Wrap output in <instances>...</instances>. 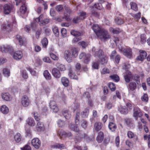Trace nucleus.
<instances>
[{
    "instance_id": "39448f33",
    "label": "nucleus",
    "mask_w": 150,
    "mask_h": 150,
    "mask_svg": "<svg viewBox=\"0 0 150 150\" xmlns=\"http://www.w3.org/2000/svg\"><path fill=\"white\" fill-rule=\"evenodd\" d=\"M133 117L137 120L138 117H141L142 113L140 109L137 107H134L133 109Z\"/></svg>"
},
{
    "instance_id": "338daca9",
    "label": "nucleus",
    "mask_w": 150,
    "mask_h": 150,
    "mask_svg": "<svg viewBox=\"0 0 150 150\" xmlns=\"http://www.w3.org/2000/svg\"><path fill=\"white\" fill-rule=\"evenodd\" d=\"M43 60L44 62L48 63H51V61L50 58L48 57H45L43 58Z\"/></svg>"
},
{
    "instance_id": "603ef678",
    "label": "nucleus",
    "mask_w": 150,
    "mask_h": 150,
    "mask_svg": "<svg viewBox=\"0 0 150 150\" xmlns=\"http://www.w3.org/2000/svg\"><path fill=\"white\" fill-rule=\"evenodd\" d=\"M131 8L136 11L137 9V5L135 3L131 2L130 3Z\"/></svg>"
},
{
    "instance_id": "6ab92c4d",
    "label": "nucleus",
    "mask_w": 150,
    "mask_h": 150,
    "mask_svg": "<svg viewBox=\"0 0 150 150\" xmlns=\"http://www.w3.org/2000/svg\"><path fill=\"white\" fill-rule=\"evenodd\" d=\"M16 37L20 45H23L25 43L26 40L25 38H23L19 35H17Z\"/></svg>"
},
{
    "instance_id": "c9c22d12",
    "label": "nucleus",
    "mask_w": 150,
    "mask_h": 150,
    "mask_svg": "<svg viewBox=\"0 0 150 150\" xmlns=\"http://www.w3.org/2000/svg\"><path fill=\"white\" fill-rule=\"evenodd\" d=\"M71 33L72 35L75 37H79L82 35V33L75 30H71Z\"/></svg>"
},
{
    "instance_id": "4c0bfd02",
    "label": "nucleus",
    "mask_w": 150,
    "mask_h": 150,
    "mask_svg": "<svg viewBox=\"0 0 150 150\" xmlns=\"http://www.w3.org/2000/svg\"><path fill=\"white\" fill-rule=\"evenodd\" d=\"M68 75L71 79H78L77 76L74 74L72 70H69Z\"/></svg>"
},
{
    "instance_id": "2f4dec72",
    "label": "nucleus",
    "mask_w": 150,
    "mask_h": 150,
    "mask_svg": "<svg viewBox=\"0 0 150 150\" xmlns=\"http://www.w3.org/2000/svg\"><path fill=\"white\" fill-rule=\"evenodd\" d=\"M43 75L45 79L48 80H50L52 78L50 74L47 70H45L43 72Z\"/></svg>"
},
{
    "instance_id": "864d4df0",
    "label": "nucleus",
    "mask_w": 150,
    "mask_h": 150,
    "mask_svg": "<svg viewBox=\"0 0 150 150\" xmlns=\"http://www.w3.org/2000/svg\"><path fill=\"white\" fill-rule=\"evenodd\" d=\"M108 86L111 91H114L115 90V86L113 83H110L108 85Z\"/></svg>"
},
{
    "instance_id": "5fc2aeb1",
    "label": "nucleus",
    "mask_w": 150,
    "mask_h": 150,
    "mask_svg": "<svg viewBox=\"0 0 150 150\" xmlns=\"http://www.w3.org/2000/svg\"><path fill=\"white\" fill-rule=\"evenodd\" d=\"M142 100L144 102H147L148 100V95L146 94H144L141 97Z\"/></svg>"
},
{
    "instance_id": "4468645a",
    "label": "nucleus",
    "mask_w": 150,
    "mask_h": 150,
    "mask_svg": "<svg viewBox=\"0 0 150 150\" xmlns=\"http://www.w3.org/2000/svg\"><path fill=\"white\" fill-rule=\"evenodd\" d=\"M35 129L38 132L43 131L45 129L43 123L41 122H38L37 125L35 127Z\"/></svg>"
},
{
    "instance_id": "4d7b16f0",
    "label": "nucleus",
    "mask_w": 150,
    "mask_h": 150,
    "mask_svg": "<svg viewBox=\"0 0 150 150\" xmlns=\"http://www.w3.org/2000/svg\"><path fill=\"white\" fill-rule=\"evenodd\" d=\"M94 6L97 9L100 10L103 8V5L100 3H98L97 4H95Z\"/></svg>"
},
{
    "instance_id": "9d476101",
    "label": "nucleus",
    "mask_w": 150,
    "mask_h": 150,
    "mask_svg": "<svg viewBox=\"0 0 150 150\" xmlns=\"http://www.w3.org/2000/svg\"><path fill=\"white\" fill-rule=\"evenodd\" d=\"M12 25L10 23H8L7 25H4L3 27V31L5 33H7L11 31L12 29Z\"/></svg>"
},
{
    "instance_id": "79ce46f5",
    "label": "nucleus",
    "mask_w": 150,
    "mask_h": 150,
    "mask_svg": "<svg viewBox=\"0 0 150 150\" xmlns=\"http://www.w3.org/2000/svg\"><path fill=\"white\" fill-rule=\"evenodd\" d=\"M110 31L112 32L114 34H118L120 32L121 30L118 28L114 29L112 28H110L109 29Z\"/></svg>"
},
{
    "instance_id": "6e6552de",
    "label": "nucleus",
    "mask_w": 150,
    "mask_h": 150,
    "mask_svg": "<svg viewBox=\"0 0 150 150\" xmlns=\"http://www.w3.org/2000/svg\"><path fill=\"white\" fill-rule=\"evenodd\" d=\"M90 55L89 54H86L85 53H81L79 56L80 59H83L84 62L85 63H87L90 61Z\"/></svg>"
},
{
    "instance_id": "052dcab7",
    "label": "nucleus",
    "mask_w": 150,
    "mask_h": 150,
    "mask_svg": "<svg viewBox=\"0 0 150 150\" xmlns=\"http://www.w3.org/2000/svg\"><path fill=\"white\" fill-rule=\"evenodd\" d=\"M109 72V70L107 68H103L101 71V73L102 74H108Z\"/></svg>"
},
{
    "instance_id": "f03ea898",
    "label": "nucleus",
    "mask_w": 150,
    "mask_h": 150,
    "mask_svg": "<svg viewBox=\"0 0 150 150\" xmlns=\"http://www.w3.org/2000/svg\"><path fill=\"white\" fill-rule=\"evenodd\" d=\"M0 49L3 53H8L12 54L13 52V47L9 45H3L1 46Z\"/></svg>"
},
{
    "instance_id": "e2e57ef3",
    "label": "nucleus",
    "mask_w": 150,
    "mask_h": 150,
    "mask_svg": "<svg viewBox=\"0 0 150 150\" xmlns=\"http://www.w3.org/2000/svg\"><path fill=\"white\" fill-rule=\"evenodd\" d=\"M127 135L128 137L132 139L133 138L134 136V134L131 131H129L127 133Z\"/></svg>"
},
{
    "instance_id": "bb28decb",
    "label": "nucleus",
    "mask_w": 150,
    "mask_h": 150,
    "mask_svg": "<svg viewBox=\"0 0 150 150\" xmlns=\"http://www.w3.org/2000/svg\"><path fill=\"white\" fill-rule=\"evenodd\" d=\"M103 127L102 124L100 122H96L94 125V128L97 131L100 130Z\"/></svg>"
},
{
    "instance_id": "a878e982",
    "label": "nucleus",
    "mask_w": 150,
    "mask_h": 150,
    "mask_svg": "<svg viewBox=\"0 0 150 150\" xmlns=\"http://www.w3.org/2000/svg\"><path fill=\"white\" fill-rule=\"evenodd\" d=\"M0 110L2 113L5 114H7L9 112L8 108L6 106L4 105L1 106L0 108Z\"/></svg>"
},
{
    "instance_id": "58836bf2",
    "label": "nucleus",
    "mask_w": 150,
    "mask_h": 150,
    "mask_svg": "<svg viewBox=\"0 0 150 150\" xmlns=\"http://www.w3.org/2000/svg\"><path fill=\"white\" fill-rule=\"evenodd\" d=\"M115 21L116 23L118 25H121L124 23L123 20L119 17H116L115 19Z\"/></svg>"
},
{
    "instance_id": "473e14b6",
    "label": "nucleus",
    "mask_w": 150,
    "mask_h": 150,
    "mask_svg": "<svg viewBox=\"0 0 150 150\" xmlns=\"http://www.w3.org/2000/svg\"><path fill=\"white\" fill-rule=\"evenodd\" d=\"M89 108H86L81 114V115L82 117L85 118L87 117L89 113Z\"/></svg>"
},
{
    "instance_id": "b1692460",
    "label": "nucleus",
    "mask_w": 150,
    "mask_h": 150,
    "mask_svg": "<svg viewBox=\"0 0 150 150\" xmlns=\"http://www.w3.org/2000/svg\"><path fill=\"white\" fill-rule=\"evenodd\" d=\"M104 137V136L103 132L100 131L98 134V135L96 138V140L98 143H101L103 141Z\"/></svg>"
},
{
    "instance_id": "f704fd0d",
    "label": "nucleus",
    "mask_w": 150,
    "mask_h": 150,
    "mask_svg": "<svg viewBox=\"0 0 150 150\" xmlns=\"http://www.w3.org/2000/svg\"><path fill=\"white\" fill-rule=\"evenodd\" d=\"M63 115L64 117L67 119H70L71 117L70 112L67 110H65L63 111Z\"/></svg>"
},
{
    "instance_id": "c756f323",
    "label": "nucleus",
    "mask_w": 150,
    "mask_h": 150,
    "mask_svg": "<svg viewBox=\"0 0 150 150\" xmlns=\"http://www.w3.org/2000/svg\"><path fill=\"white\" fill-rule=\"evenodd\" d=\"M26 122L28 125L31 126H34L35 124V121L33 118H28Z\"/></svg>"
},
{
    "instance_id": "bf43d9fd",
    "label": "nucleus",
    "mask_w": 150,
    "mask_h": 150,
    "mask_svg": "<svg viewBox=\"0 0 150 150\" xmlns=\"http://www.w3.org/2000/svg\"><path fill=\"white\" fill-rule=\"evenodd\" d=\"M81 125L84 128H86L87 126V122L86 120H83L81 122Z\"/></svg>"
},
{
    "instance_id": "5701e85b",
    "label": "nucleus",
    "mask_w": 150,
    "mask_h": 150,
    "mask_svg": "<svg viewBox=\"0 0 150 150\" xmlns=\"http://www.w3.org/2000/svg\"><path fill=\"white\" fill-rule=\"evenodd\" d=\"M118 110L122 114H126L128 112V110L125 107L120 105L118 107Z\"/></svg>"
},
{
    "instance_id": "423d86ee",
    "label": "nucleus",
    "mask_w": 150,
    "mask_h": 150,
    "mask_svg": "<svg viewBox=\"0 0 150 150\" xmlns=\"http://www.w3.org/2000/svg\"><path fill=\"white\" fill-rule=\"evenodd\" d=\"M66 11L67 13H64V16L62 18H57V20L58 21H62V19L65 18L66 21H69L71 20V19L70 18L69 15L71 13V11L69 8H66Z\"/></svg>"
},
{
    "instance_id": "13d9d810",
    "label": "nucleus",
    "mask_w": 150,
    "mask_h": 150,
    "mask_svg": "<svg viewBox=\"0 0 150 150\" xmlns=\"http://www.w3.org/2000/svg\"><path fill=\"white\" fill-rule=\"evenodd\" d=\"M86 13L84 12H80L79 13V17L81 20L84 19L86 17Z\"/></svg>"
},
{
    "instance_id": "6e6d98bb",
    "label": "nucleus",
    "mask_w": 150,
    "mask_h": 150,
    "mask_svg": "<svg viewBox=\"0 0 150 150\" xmlns=\"http://www.w3.org/2000/svg\"><path fill=\"white\" fill-rule=\"evenodd\" d=\"M101 52H104L102 50H99V51H96L95 52V56L98 57L99 58L103 57V56H101Z\"/></svg>"
},
{
    "instance_id": "7ed1b4c3",
    "label": "nucleus",
    "mask_w": 150,
    "mask_h": 150,
    "mask_svg": "<svg viewBox=\"0 0 150 150\" xmlns=\"http://www.w3.org/2000/svg\"><path fill=\"white\" fill-rule=\"evenodd\" d=\"M119 48L120 51L122 52L123 54L125 55L129 58L132 57V54L131 49L129 48L124 49L121 47H119Z\"/></svg>"
},
{
    "instance_id": "7c9ffc66",
    "label": "nucleus",
    "mask_w": 150,
    "mask_h": 150,
    "mask_svg": "<svg viewBox=\"0 0 150 150\" xmlns=\"http://www.w3.org/2000/svg\"><path fill=\"white\" fill-rule=\"evenodd\" d=\"M56 67L61 71H64L66 69L65 65L59 63H57L56 64Z\"/></svg>"
},
{
    "instance_id": "ea45409f",
    "label": "nucleus",
    "mask_w": 150,
    "mask_h": 150,
    "mask_svg": "<svg viewBox=\"0 0 150 150\" xmlns=\"http://www.w3.org/2000/svg\"><path fill=\"white\" fill-rule=\"evenodd\" d=\"M3 74L4 76L6 77H8L10 76L9 70L7 68H4L3 70Z\"/></svg>"
},
{
    "instance_id": "20e7f679",
    "label": "nucleus",
    "mask_w": 150,
    "mask_h": 150,
    "mask_svg": "<svg viewBox=\"0 0 150 150\" xmlns=\"http://www.w3.org/2000/svg\"><path fill=\"white\" fill-rule=\"evenodd\" d=\"M43 18V15L41 14L39 17L36 18L35 21L37 22H40V26H43L48 24L49 22V20L46 18L42 20Z\"/></svg>"
},
{
    "instance_id": "ddd939ff",
    "label": "nucleus",
    "mask_w": 150,
    "mask_h": 150,
    "mask_svg": "<svg viewBox=\"0 0 150 150\" xmlns=\"http://www.w3.org/2000/svg\"><path fill=\"white\" fill-rule=\"evenodd\" d=\"M23 56L22 52L20 51H18L13 53V57L16 60H19L21 59Z\"/></svg>"
},
{
    "instance_id": "a211bd4d",
    "label": "nucleus",
    "mask_w": 150,
    "mask_h": 150,
    "mask_svg": "<svg viewBox=\"0 0 150 150\" xmlns=\"http://www.w3.org/2000/svg\"><path fill=\"white\" fill-rule=\"evenodd\" d=\"M1 96L2 99L6 101H10L12 98L11 96L8 93H3Z\"/></svg>"
},
{
    "instance_id": "f8f14e48",
    "label": "nucleus",
    "mask_w": 150,
    "mask_h": 150,
    "mask_svg": "<svg viewBox=\"0 0 150 150\" xmlns=\"http://www.w3.org/2000/svg\"><path fill=\"white\" fill-rule=\"evenodd\" d=\"M140 55L137 57V59L141 61H143L144 59L146 58L147 54L146 52L143 50H140Z\"/></svg>"
},
{
    "instance_id": "774afa93",
    "label": "nucleus",
    "mask_w": 150,
    "mask_h": 150,
    "mask_svg": "<svg viewBox=\"0 0 150 150\" xmlns=\"http://www.w3.org/2000/svg\"><path fill=\"white\" fill-rule=\"evenodd\" d=\"M34 118L37 121H38L40 120L39 115L37 112H34Z\"/></svg>"
},
{
    "instance_id": "c85d7f7f",
    "label": "nucleus",
    "mask_w": 150,
    "mask_h": 150,
    "mask_svg": "<svg viewBox=\"0 0 150 150\" xmlns=\"http://www.w3.org/2000/svg\"><path fill=\"white\" fill-rule=\"evenodd\" d=\"M61 82L62 84L65 87L67 86L69 83L68 79L65 77H63L61 78Z\"/></svg>"
},
{
    "instance_id": "dca6fc26",
    "label": "nucleus",
    "mask_w": 150,
    "mask_h": 150,
    "mask_svg": "<svg viewBox=\"0 0 150 150\" xmlns=\"http://www.w3.org/2000/svg\"><path fill=\"white\" fill-rule=\"evenodd\" d=\"M64 58L69 62H71L72 60V58L71 55V53L68 51H65L64 53Z\"/></svg>"
},
{
    "instance_id": "37998d69",
    "label": "nucleus",
    "mask_w": 150,
    "mask_h": 150,
    "mask_svg": "<svg viewBox=\"0 0 150 150\" xmlns=\"http://www.w3.org/2000/svg\"><path fill=\"white\" fill-rule=\"evenodd\" d=\"M52 30L55 35L57 37L58 36L59 33L58 28L55 26H53Z\"/></svg>"
},
{
    "instance_id": "0eeeda50",
    "label": "nucleus",
    "mask_w": 150,
    "mask_h": 150,
    "mask_svg": "<svg viewBox=\"0 0 150 150\" xmlns=\"http://www.w3.org/2000/svg\"><path fill=\"white\" fill-rule=\"evenodd\" d=\"M21 104L24 107H27L29 105L30 101L28 97L24 95L22 97L21 100Z\"/></svg>"
},
{
    "instance_id": "c03bdc74",
    "label": "nucleus",
    "mask_w": 150,
    "mask_h": 150,
    "mask_svg": "<svg viewBox=\"0 0 150 150\" xmlns=\"http://www.w3.org/2000/svg\"><path fill=\"white\" fill-rule=\"evenodd\" d=\"M146 38L144 34H142L140 35V42L142 44L145 43L146 42Z\"/></svg>"
},
{
    "instance_id": "cd10ccee",
    "label": "nucleus",
    "mask_w": 150,
    "mask_h": 150,
    "mask_svg": "<svg viewBox=\"0 0 150 150\" xmlns=\"http://www.w3.org/2000/svg\"><path fill=\"white\" fill-rule=\"evenodd\" d=\"M69 128L70 129L76 132H79V128L76 125L72 123H70L69 125Z\"/></svg>"
},
{
    "instance_id": "69168bd1",
    "label": "nucleus",
    "mask_w": 150,
    "mask_h": 150,
    "mask_svg": "<svg viewBox=\"0 0 150 150\" xmlns=\"http://www.w3.org/2000/svg\"><path fill=\"white\" fill-rule=\"evenodd\" d=\"M61 33L63 37H66L67 34V31L66 29L64 28H62L61 30Z\"/></svg>"
},
{
    "instance_id": "2eb2a0df",
    "label": "nucleus",
    "mask_w": 150,
    "mask_h": 150,
    "mask_svg": "<svg viewBox=\"0 0 150 150\" xmlns=\"http://www.w3.org/2000/svg\"><path fill=\"white\" fill-rule=\"evenodd\" d=\"M12 6L8 4H5L4 7V13L6 14H9L12 10Z\"/></svg>"
},
{
    "instance_id": "0e129e2a",
    "label": "nucleus",
    "mask_w": 150,
    "mask_h": 150,
    "mask_svg": "<svg viewBox=\"0 0 150 150\" xmlns=\"http://www.w3.org/2000/svg\"><path fill=\"white\" fill-rule=\"evenodd\" d=\"M57 124L59 127H62L64 125L65 123L62 120H59L58 121Z\"/></svg>"
},
{
    "instance_id": "f3484780",
    "label": "nucleus",
    "mask_w": 150,
    "mask_h": 150,
    "mask_svg": "<svg viewBox=\"0 0 150 150\" xmlns=\"http://www.w3.org/2000/svg\"><path fill=\"white\" fill-rule=\"evenodd\" d=\"M101 56L103 57L99 58L100 62L102 64H106L108 61V57L104 54V52H101Z\"/></svg>"
},
{
    "instance_id": "de8ad7c7",
    "label": "nucleus",
    "mask_w": 150,
    "mask_h": 150,
    "mask_svg": "<svg viewBox=\"0 0 150 150\" xmlns=\"http://www.w3.org/2000/svg\"><path fill=\"white\" fill-rule=\"evenodd\" d=\"M136 88V84L134 82H131L130 83L129 88L132 91L134 90Z\"/></svg>"
},
{
    "instance_id": "72a5a7b5",
    "label": "nucleus",
    "mask_w": 150,
    "mask_h": 150,
    "mask_svg": "<svg viewBox=\"0 0 150 150\" xmlns=\"http://www.w3.org/2000/svg\"><path fill=\"white\" fill-rule=\"evenodd\" d=\"M108 127L110 130L112 131H114L117 128L115 124L113 122H110L109 124Z\"/></svg>"
},
{
    "instance_id": "aec40b11",
    "label": "nucleus",
    "mask_w": 150,
    "mask_h": 150,
    "mask_svg": "<svg viewBox=\"0 0 150 150\" xmlns=\"http://www.w3.org/2000/svg\"><path fill=\"white\" fill-rule=\"evenodd\" d=\"M92 28L96 35H97L98 33H99L100 32L101 29H102L97 24H93Z\"/></svg>"
},
{
    "instance_id": "a18cd8bd",
    "label": "nucleus",
    "mask_w": 150,
    "mask_h": 150,
    "mask_svg": "<svg viewBox=\"0 0 150 150\" xmlns=\"http://www.w3.org/2000/svg\"><path fill=\"white\" fill-rule=\"evenodd\" d=\"M21 75L24 79H26L28 78V74L25 71L22 70L21 71Z\"/></svg>"
},
{
    "instance_id": "680f3d73",
    "label": "nucleus",
    "mask_w": 150,
    "mask_h": 150,
    "mask_svg": "<svg viewBox=\"0 0 150 150\" xmlns=\"http://www.w3.org/2000/svg\"><path fill=\"white\" fill-rule=\"evenodd\" d=\"M50 55L51 58L54 60H58V57L54 54L51 53L50 54Z\"/></svg>"
},
{
    "instance_id": "a19ab883",
    "label": "nucleus",
    "mask_w": 150,
    "mask_h": 150,
    "mask_svg": "<svg viewBox=\"0 0 150 150\" xmlns=\"http://www.w3.org/2000/svg\"><path fill=\"white\" fill-rule=\"evenodd\" d=\"M71 51L72 56L75 58L76 57L78 53V50L75 48H73L72 49Z\"/></svg>"
},
{
    "instance_id": "393cba45",
    "label": "nucleus",
    "mask_w": 150,
    "mask_h": 150,
    "mask_svg": "<svg viewBox=\"0 0 150 150\" xmlns=\"http://www.w3.org/2000/svg\"><path fill=\"white\" fill-rule=\"evenodd\" d=\"M58 134L59 136H62V137H70L72 136V134L71 132L67 133L62 131H59Z\"/></svg>"
},
{
    "instance_id": "49530a36",
    "label": "nucleus",
    "mask_w": 150,
    "mask_h": 150,
    "mask_svg": "<svg viewBox=\"0 0 150 150\" xmlns=\"http://www.w3.org/2000/svg\"><path fill=\"white\" fill-rule=\"evenodd\" d=\"M110 78L115 82H118L119 80V76L116 74H114L110 76Z\"/></svg>"
},
{
    "instance_id": "1a4fd4ad",
    "label": "nucleus",
    "mask_w": 150,
    "mask_h": 150,
    "mask_svg": "<svg viewBox=\"0 0 150 150\" xmlns=\"http://www.w3.org/2000/svg\"><path fill=\"white\" fill-rule=\"evenodd\" d=\"M31 144L33 147L36 149H38L41 145L40 141L37 138H34L32 140Z\"/></svg>"
},
{
    "instance_id": "9b49d317",
    "label": "nucleus",
    "mask_w": 150,
    "mask_h": 150,
    "mask_svg": "<svg viewBox=\"0 0 150 150\" xmlns=\"http://www.w3.org/2000/svg\"><path fill=\"white\" fill-rule=\"evenodd\" d=\"M52 74L53 76L56 78H59L61 76L59 70L55 68H53L52 69Z\"/></svg>"
},
{
    "instance_id": "09e8293b",
    "label": "nucleus",
    "mask_w": 150,
    "mask_h": 150,
    "mask_svg": "<svg viewBox=\"0 0 150 150\" xmlns=\"http://www.w3.org/2000/svg\"><path fill=\"white\" fill-rule=\"evenodd\" d=\"M80 115V113L79 112H77L75 119V123L76 125L79 124Z\"/></svg>"
},
{
    "instance_id": "4be33fe9",
    "label": "nucleus",
    "mask_w": 150,
    "mask_h": 150,
    "mask_svg": "<svg viewBox=\"0 0 150 150\" xmlns=\"http://www.w3.org/2000/svg\"><path fill=\"white\" fill-rule=\"evenodd\" d=\"M132 78V75L129 71H127L126 75L124 76V78L125 81L129 83Z\"/></svg>"
},
{
    "instance_id": "3c124183",
    "label": "nucleus",
    "mask_w": 150,
    "mask_h": 150,
    "mask_svg": "<svg viewBox=\"0 0 150 150\" xmlns=\"http://www.w3.org/2000/svg\"><path fill=\"white\" fill-rule=\"evenodd\" d=\"M53 146L54 148H58L61 150L66 148V147L63 144H57L54 145Z\"/></svg>"
},
{
    "instance_id": "8fccbe9b",
    "label": "nucleus",
    "mask_w": 150,
    "mask_h": 150,
    "mask_svg": "<svg viewBox=\"0 0 150 150\" xmlns=\"http://www.w3.org/2000/svg\"><path fill=\"white\" fill-rule=\"evenodd\" d=\"M42 43L44 47H46L48 43L47 39L46 38H43L42 40Z\"/></svg>"
},
{
    "instance_id": "412c9836",
    "label": "nucleus",
    "mask_w": 150,
    "mask_h": 150,
    "mask_svg": "<svg viewBox=\"0 0 150 150\" xmlns=\"http://www.w3.org/2000/svg\"><path fill=\"white\" fill-rule=\"evenodd\" d=\"M14 140L16 142L19 143L20 142L22 139V136L19 133H17L15 134L13 137Z\"/></svg>"
},
{
    "instance_id": "e433bc0d",
    "label": "nucleus",
    "mask_w": 150,
    "mask_h": 150,
    "mask_svg": "<svg viewBox=\"0 0 150 150\" xmlns=\"http://www.w3.org/2000/svg\"><path fill=\"white\" fill-rule=\"evenodd\" d=\"M23 3H24V4L20 7V11L22 14H24L26 12L27 8L24 4V2H23Z\"/></svg>"
},
{
    "instance_id": "f257e3e1",
    "label": "nucleus",
    "mask_w": 150,
    "mask_h": 150,
    "mask_svg": "<svg viewBox=\"0 0 150 150\" xmlns=\"http://www.w3.org/2000/svg\"><path fill=\"white\" fill-rule=\"evenodd\" d=\"M97 36L99 39L104 42L107 41L110 38V36L108 31L104 29H101L100 32L98 33Z\"/></svg>"
}]
</instances>
